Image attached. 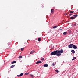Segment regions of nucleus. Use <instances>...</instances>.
Masks as SVG:
<instances>
[{
    "mask_svg": "<svg viewBox=\"0 0 78 78\" xmlns=\"http://www.w3.org/2000/svg\"><path fill=\"white\" fill-rule=\"evenodd\" d=\"M57 52L58 50H57L52 52L50 54L52 55H56V56H61V54H58Z\"/></svg>",
    "mask_w": 78,
    "mask_h": 78,
    "instance_id": "1",
    "label": "nucleus"
},
{
    "mask_svg": "<svg viewBox=\"0 0 78 78\" xmlns=\"http://www.w3.org/2000/svg\"><path fill=\"white\" fill-rule=\"evenodd\" d=\"M64 52V51L62 49H61L60 50L58 51L57 50V54H61L60 53H62Z\"/></svg>",
    "mask_w": 78,
    "mask_h": 78,
    "instance_id": "2",
    "label": "nucleus"
},
{
    "mask_svg": "<svg viewBox=\"0 0 78 78\" xmlns=\"http://www.w3.org/2000/svg\"><path fill=\"white\" fill-rule=\"evenodd\" d=\"M73 44H70L69 45H68V47L69 48H72V47H73Z\"/></svg>",
    "mask_w": 78,
    "mask_h": 78,
    "instance_id": "3",
    "label": "nucleus"
},
{
    "mask_svg": "<svg viewBox=\"0 0 78 78\" xmlns=\"http://www.w3.org/2000/svg\"><path fill=\"white\" fill-rule=\"evenodd\" d=\"M73 48H74V49H76L77 48V46H76L75 45H73Z\"/></svg>",
    "mask_w": 78,
    "mask_h": 78,
    "instance_id": "4",
    "label": "nucleus"
},
{
    "mask_svg": "<svg viewBox=\"0 0 78 78\" xmlns=\"http://www.w3.org/2000/svg\"><path fill=\"white\" fill-rule=\"evenodd\" d=\"M41 63H42V62L41 61H37V62H36V64H40Z\"/></svg>",
    "mask_w": 78,
    "mask_h": 78,
    "instance_id": "5",
    "label": "nucleus"
},
{
    "mask_svg": "<svg viewBox=\"0 0 78 78\" xmlns=\"http://www.w3.org/2000/svg\"><path fill=\"white\" fill-rule=\"evenodd\" d=\"M75 17L72 16L70 18V20H73L74 19H75Z\"/></svg>",
    "mask_w": 78,
    "mask_h": 78,
    "instance_id": "6",
    "label": "nucleus"
},
{
    "mask_svg": "<svg viewBox=\"0 0 78 78\" xmlns=\"http://www.w3.org/2000/svg\"><path fill=\"white\" fill-rule=\"evenodd\" d=\"M48 64H45L43 66L44 67H48Z\"/></svg>",
    "mask_w": 78,
    "mask_h": 78,
    "instance_id": "7",
    "label": "nucleus"
},
{
    "mask_svg": "<svg viewBox=\"0 0 78 78\" xmlns=\"http://www.w3.org/2000/svg\"><path fill=\"white\" fill-rule=\"evenodd\" d=\"M15 63H16V61H14L12 62L11 63L12 64H15Z\"/></svg>",
    "mask_w": 78,
    "mask_h": 78,
    "instance_id": "8",
    "label": "nucleus"
},
{
    "mask_svg": "<svg viewBox=\"0 0 78 78\" xmlns=\"http://www.w3.org/2000/svg\"><path fill=\"white\" fill-rule=\"evenodd\" d=\"M71 51L73 53H75V51H74V50H72Z\"/></svg>",
    "mask_w": 78,
    "mask_h": 78,
    "instance_id": "9",
    "label": "nucleus"
},
{
    "mask_svg": "<svg viewBox=\"0 0 78 78\" xmlns=\"http://www.w3.org/2000/svg\"><path fill=\"white\" fill-rule=\"evenodd\" d=\"M34 52H35V51L33 50V51H31L30 52V53L31 54H33V53H34Z\"/></svg>",
    "mask_w": 78,
    "mask_h": 78,
    "instance_id": "10",
    "label": "nucleus"
},
{
    "mask_svg": "<svg viewBox=\"0 0 78 78\" xmlns=\"http://www.w3.org/2000/svg\"><path fill=\"white\" fill-rule=\"evenodd\" d=\"M74 17H76L78 16V15L77 14L73 15Z\"/></svg>",
    "mask_w": 78,
    "mask_h": 78,
    "instance_id": "11",
    "label": "nucleus"
},
{
    "mask_svg": "<svg viewBox=\"0 0 78 78\" xmlns=\"http://www.w3.org/2000/svg\"><path fill=\"white\" fill-rule=\"evenodd\" d=\"M51 13H53L54 12V9H51Z\"/></svg>",
    "mask_w": 78,
    "mask_h": 78,
    "instance_id": "12",
    "label": "nucleus"
},
{
    "mask_svg": "<svg viewBox=\"0 0 78 78\" xmlns=\"http://www.w3.org/2000/svg\"><path fill=\"white\" fill-rule=\"evenodd\" d=\"M67 32H64L63 34L64 35H66V34H67Z\"/></svg>",
    "mask_w": 78,
    "mask_h": 78,
    "instance_id": "13",
    "label": "nucleus"
},
{
    "mask_svg": "<svg viewBox=\"0 0 78 78\" xmlns=\"http://www.w3.org/2000/svg\"><path fill=\"white\" fill-rule=\"evenodd\" d=\"M14 66H15V65H12L10 67L11 68H13V67H14Z\"/></svg>",
    "mask_w": 78,
    "mask_h": 78,
    "instance_id": "14",
    "label": "nucleus"
},
{
    "mask_svg": "<svg viewBox=\"0 0 78 78\" xmlns=\"http://www.w3.org/2000/svg\"><path fill=\"white\" fill-rule=\"evenodd\" d=\"M69 12H70V13H73V12H74V11H70Z\"/></svg>",
    "mask_w": 78,
    "mask_h": 78,
    "instance_id": "15",
    "label": "nucleus"
},
{
    "mask_svg": "<svg viewBox=\"0 0 78 78\" xmlns=\"http://www.w3.org/2000/svg\"><path fill=\"white\" fill-rule=\"evenodd\" d=\"M56 28H57V26H55L53 27V28H54V29Z\"/></svg>",
    "mask_w": 78,
    "mask_h": 78,
    "instance_id": "16",
    "label": "nucleus"
},
{
    "mask_svg": "<svg viewBox=\"0 0 78 78\" xmlns=\"http://www.w3.org/2000/svg\"><path fill=\"white\" fill-rule=\"evenodd\" d=\"M23 75V73H21L20 74V76H22V75Z\"/></svg>",
    "mask_w": 78,
    "mask_h": 78,
    "instance_id": "17",
    "label": "nucleus"
},
{
    "mask_svg": "<svg viewBox=\"0 0 78 78\" xmlns=\"http://www.w3.org/2000/svg\"><path fill=\"white\" fill-rule=\"evenodd\" d=\"M76 59V57H74L72 59V60L73 61L74 59Z\"/></svg>",
    "mask_w": 78,
    "mask_h": 78,
    "instance_id": "18",
    "label": "nucleus"
},
{
    "mask_svg": "<svg viewBox=\"0 0 78 78\" xmlns=\"http://www.w3.org/2000/svg\"><path fill=\"white\" fill-rule=\"evenodd\" d=\"M55 71L57 72V73H59V70H56Z\"/></svg>",
    "mask_w": 78,
    "mask_h": 78,
    "instance_id": "19",
    "label": "nucleus"
},
{
    "mask_svg": "<svg viewBox=\"0 0 78 78\" xmlns=\"http://www.w3.org/2000/svg\"><path fill=\"white\" fill-rule=\"evenodd\" d=\"M76 23H75V24H73V26L74 27H75V26H76Z\"/></svg>",
    "mask_w": 78,
    "mask_h": 78,
    "instance_id": "20",
    "label": "nucleus"
},
{
    "mask_svg": "<svg viewBox=\"0 0 78 78\" xmlns=\"http://www.w3.org/2000/svg\"><path fill=\"white\" fill-rule=\"evenodd\" d=\"M41 38H38V41H41Z\"/></svg>",
    "mask_w": 78,
    "mask_h": 78,
    "instance_id": "21",
    "label": "nucleus"
},
{
    "mask_svg": "<svg viewBox=\"0 0 78 78\" xmlns=\"http://www.w3.org/2000/svg\"><path fill=\"white\" fill-rule=\"evenodd\" d=\"M24 49V48H21V51H23V50Z\"/></svg>",
    "mask_w": 78,
    "mask_h": 78,
    "instance_id": "22",
    "label": "nucleus"
},
{
    "mask_svg": "<svg viewBox=\"0 0 78 78\" xmlns=\"http://www.w3.org/2000/svg\"><path fill=\"white\" fill-rule=\"evenodd\" d=\"M43 60H44V58H42L41 59V61H43Z\"/></svg>",
    "mask_w": 78,
    "mask_h": 78,
    "instance_id": "23",
    "label": "nucleus"
},
{
    "mask_svg": "<svg viewBox=\"0 0 78 78\" xmlns=\"http://www.w3.org/2000/svg\"><path fill=\"white\" fill-rule=\"evenodd\" d=\"M30 76H31V77H32V78H34V76H33L32 75H30Z\"/></svg>",
    "mask_w": 78,
    "mask_h": 78,
    "instance_id": "24",
    "label": "nucleus"
},
{
    "mask_svg": "<svg viewBox=\"0 0 78 78\" xmlns=\"http://www.w3.org/2000/svg\"><path fill=\"white\" fill-rule=\"evenodd\" d=\"M22 58V56H20L19 57V58Z\"/></svg>",
    "mask_w": 78,
    "mask_h": 78,
    "instance_id": "25",
    "label": "nucleus"
},
{
    "mask_svg": "<svg viewBox=\"0 0 78 78\" xmlns=\"http://www.w3.org/2000/svg\"><path fill=\"white\" fill-rule=\"evenodd\" d=\"M52 65L53 66H54V67H55V64L54 63H52Z\"/></svg>",
    "mask_w": 78,
    "mask_h": 78,
    "instance_id": "26",
    "label": "nucleus"
},
{
    "mask_svg": "<svg viewBox=\"0 0 78 78\" xmlns=\"http://www.w3.org/2000/svg\"><path fill=\"white\" fill-rule=\"evenodd\" d=\"M68 31H69L70 33H71V30H68Z\"/></svg>",
    "mask_w": 78,
    "mask_h": 78,
    "instance_id": "27",
    "label": "nucleus"
},
{
    "mask_svg": "<svg viewBox=\"0 0 78 78\" xmlns=\"http://www.w3.org/2000/svg\"><path fill=\"white\" fill-rule=\"evenodd\" d=\"M28 73H25V75H28Z\"/></svg>",
    "mask_w": 78,
    "mask_h": 78,
    "instance_id": "28",
    "label": "nucleus"
},
{
    "mask_svg": "<svg viewBox=\"0 0 78 78\" xmlns=\"http://www.w3.org/2000/svg\"><path fill=\"white\" fill-rule=\"evenodd\" d=\"M17 76H18V77H20V75H18Z\"/></svg>",
    "mask_w": 78,
    "mask_h": 78,
    "instance_id": "29",
    "label": "nucleus"
},
{
    "mask_svg": "<svg viewBox=\"0 0 78 78\" xmlns=\"http://www.w3.org/2000/svg\"><path fill=\"white\" fill-rule=\"evenodd\" d=\"M72 14H69V16H72Z\"/></svg>",
    "mask_w": 78,
    "mask_h": 78,
    "instance_id": "30",
    "label": "nucleus"
},
{
    "mask_svg": "<svg viewBox=\"0 0 78 78\" xmlns=\"http://www.w3.org/2000/svg\"><path fill=\"white\" fill-rule=\"evenodd\" d=\"M60 30L61 31V30H62L60 29Z\"/></svg>",
    "mask_w": 78,
    "mask_h": 78,
    "instance_id": "31",
    "label": "nucleus"
}]
</instances>
